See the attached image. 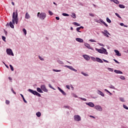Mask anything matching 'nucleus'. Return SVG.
I'll return each instance as SVG.
<instances>
[{"instance_id": "f257e3e1", "label": "nucleus", "mask_w": 128, "mask_h": 128, "mask_svg": "<svg viewBox=\"0 0 128 128\" xmlns=\"http://www.w3.org/2000/svg\"><path fill=\"white\" fill-rule=\"evenodd\" d=\"M96 50L100 54H108V52L106 51V49L104 48V47H102L101 48L98 49L96 48Z\"/></svg>"}, {"instance_id": "f03ea898", "label": "nucleus", "mask_w": 128, "mask_h": 128, "mask_svg": "<svg viewBox=\"0 0 128 128\" xmlns=\"http://www.w3.org/2000/svg\"><path fill=\"white\" fill-rule=\"evenodd\" d=\"M38 18H40V20H44L46 18V12H38L37 14Z\"/></svg>"}, {"instance_id": "7ed1b4c3", "label": "nucleus", "mask_w": 128, "mask_h": 128, "mask_svg": "<svg viewBox=\"0 0 128 128\" xmlns=\"http://www.w3.org/2000/svg\"><path fill=\"white\" fill-rule=\"evenodd\" d=\"M28 92H30L31 94H34V96H38L39 98H40L42 96L40 93H38V92L36 90H34L32 89H28Z\"/></svg>"}, {"instance_id": "20e7f679", "label": "nucleus", "mask_w": 128, "mask_h": 128, "mask_svg": "<svg viewBox=\"0 0 128 128\" xmlns=\"http://www.w3.org/2000/svg\"><path fill=\"white\" fill-rule=\"evenodd\" d=\"M7 52V54H8L9 56H14V52H12V50L10 48H7L6 50Z\"/></svg>"}, {"instance_id": "39448f33", "label": "nucleus", "mask_w": 128, "mask_h": 128, "mask_svg": "<svg viewBox=\"0 0 128 128\" xmlns=\"http://www.w3.org/2000/svg\"><path fill=\"white\" fill-rule=\"evenodd\" d=\"M40 88H41L42 90L44 92H48V90L46 87V85L45 84L41 85L40 86Z\"/></svg>"}, {"instance_id": "423d86ee", "label": "nucleus", "mask_w": 128, "mask_h": 128, "mask_svg": "<svg viewBox=\"0 0 128 128\" xmlns=\"http://www.w3.org/2000/svg\"><path fill=\"white\" fill-rule=\"evenodd\" d=\"M74 120L76 122H80V120H82V118H80V116L78 115H75L74 116Z\"/></svg>"}, {"instance_id": "0eeeda50", "label": "nucleus", "mask_w": 128, "mask_h": 128, "mask_svg": "<svg viewBox=\"0 0 128 128\" xmlns=\"http://www.w3.org/2000/svg\"><path fill=\"white\" fill-rule=\"evenodd\" d=\"M64 66V68H69V70H73L74 72H78V70L73 68L72 66L65 65Z\"/></svg>"}, {"instance_id": "6e6552de", "label": "nucleus", "mask_w": 128, "mask_h": 128, "mask_svg": "<svg viewBox=\"0 0 128 128\" xmlns=\"http://www.w3.org/2000/svg\"><path fill=\"white\" fill-rule=\"evenodd\" d=\"M18 10L16 11V18H15V22L16 24H18Z\"/></svg>"}, {"instance_id": "1a4fd4ad", "label": "nucleus", "mask_w": 128, "mask_h": 128, "mask_svg": "<svg viewBox=\"0 0 128 128\" xmlns=\"http://www.w3.org/2000/svg\"><path fill=\"white\" fill-rule=\"evenodd\" d=\"M12 24H16V12H14L12 15Z\"/></svg>"}, {"instance_id": "9d476101", "label": "nucleus", "mask_w": 128, "mask_h": 128, "mask_svg": "<svg viewBox=\"0 0 128 128\" xmlns=\"http://www.w3.org/2000/svg\"><path fill=\"white\" fill-rule=\"evenodd\" d=\"M95 110H98L99 112H102V108L100 105H96L94 106Z\"/></svg>"}, {"instance_id": "9b49d317", "label": "nucleus", "mask_w": 128, "mask_h": 128, "mask_svg": "<svg viewBox=\"0 0 128 128\" xmlns=\"http://www.w3.org/2000/svg\"><path fill=\"white\" fill-rule=\"evenodd\" d=\"M102 33L104 34V36H106V38H109L110 36H108V34H109V36L110 35V32H108V30H104V32H102Z\"/></svg>"}, {"instance_id": "f8f14e48", "label": "nucleus", "mask_w": 128, "mask_h": 128, "mask_svg": "<svg viewBox=\"0 0 128 128\" xmlns=\"http://www.w3.org/2000/svg\"><path fill=\"white\" fill-rule=\"evenodd\" d=\"M86 106H88L90 108L94 107V104L92 103V102H86Z\"/></svg>"}, {"instance_id": "ddd939ff", "label": "nucleus", "mask_w": 128, "mask_h": 128, "mask_svg": "<svg viewBox=\"0 0 128 128\" xmlns=\"http://www.w3.org/2000/svg\"><path fill=\"white\" fill-rule=\"evenodd\" d=\"M58 90H60V92H62V94H63V96H66V92H64V91L62 90V88H60L58 87Z\"/></svg>"}, {"instance_id": "4468645a", "label": "nucleus", "mask_w": 128, "mask_h": 128, "mask_svg": "<svg viewBox=\"0 0 128 128\" xmlns=\"http://www.w3.org/2000/svg\"><path fill=\"white\" fill-rule=\"evenodd\" d=\"M97 94H100L102 96H104V92H102V91H100V90H97Z\"/></svg>"}, {"instance_id": "2eb2a0df", "label": "nucleus", "mask_w": 128, "mask_h": 128, "mask_svg": "<svg viewBox=\"0 0 128 128\" xmlns=\"http://www.w3.org/2000/svg\"><path fill=\"white\" fill-rule=\"evenodd\" d=\"M96 62H100V64L104 63V61L100 59V58H96Z\"/></svg>"}, {"instance_id": "dca6fc26", "label": "nucleus", "mask_w": 128, "mask_h": 128, "mask_svg": "<svg viewBox=\"0 0 128 128\" xmlns=\"http://www.w3.org/2000/svg\"><path fill=\"white\" fill-rule=\"evenodd\" d=\"M76 40L78 42H84V40L80 38H76Z\"/></svg>"}, {"instance_id": "f3484780", "label": "nucleus", "mask_w": 128, "mask_h": 128, "mask_svg": "<svg viewBox=\"0 0 128 128\" xmlns=\"http://www.w3.org/2000/svg\"><path fill=\"white\" fill-rule=\"evenodd\" d=\"M83 58H84V60H90V56L88 55H83Z\"/></svg>"}, {"instance_id": "a211bd4d", "label": "nucleus", "mask_w": 128, "mask_h": 128, "mask_svg": "<svg viewBox=\"0 0 128 128\" xmlns=\"http://www.w3.org/2000/svg\"><path fill=\"white\" fill-rule=\"evenodd\" d=\"M114 52H116V56H122V54L120 53V51L118 50H114Z\"/></svg>"}, {"instance_id": "6ab92c4d", "label": "nucleus", "mask_w": 128, "mask_h": 128, "mask_svg": "<svg viewBox=\"0 0 128 128\" xmlns=\"http://www.w3.org/2000/svg\"><path fill=\"white\" fill-rule=\"evenodd\" d=\"M25 18L26 20H28V18H30V14H28V12H26V16H25Z\"/></svg>"}, {"instance_id": "aec40b11", "label": "nucleus", "mask_w": 128, "mask_h": 128, "mask_svg": "<svg viewBox=\"0 0 128 128\" xmlns=\"http://www.w3.org/2000/svg\"><path fill=\"white\" fill-rule=\"evenodd\" d=\"M36 90H37V92H40V94L44 93V92H42V88H37Z\"/></svg>"}, {"instance_id": "412c9836", "label": "nucleus", "mask_w": 128, "mask_h": 128, "mask_svg": "<svg viewBox=\"0 0 128 128\" xmlns=\"http://www.w3.org/2000/svg\"><path fill=\"white\" fill-rule=\"evenodd\" d=\"M20 96L22 98L24 102H25V104H28V102H26V99H24V95H22V94H20Z\"/></svg>"}, {"instance_id": "4be33fe9", "label": "nucleus", "mask_w": 128, "mask_h": 128, "mask_svg": "<svg viewBox=\"0 0 128 128\" xmlns=\"http://www.w3.org/2000/svg\"><path fill=\"white\" fill-rule=\"evenodd\" d=\"M9 26L10 27H11L12 28H14V24H12V22H10Z\"/></svg>"}, {"instance_id": "5701e85b", "label": "nucleus", "mask_w": 128, "mask_h": 128, "mask_svg": "<svg viewBox=\"0 0 128 128\" xmlns=\"http://www.w3.org/2000/svg\"><path fill=\"white\" fill-rule=\"evenodd\" d=\"M114 72L116 74H122V71L118 70H114Z\"/></svg>"}, {"instance_id": "b1692460", "label": "nucleus", "mask_w": 128, "mask_h": 128, "mask_svg": "<svg viewBox=\"0 0 128 128\" xmlns=\"http://www.w3.org/2000/svg\"><path fill=\"white\" fill-rule=\"evenodd\" d=\"M36 116L38 118H40V116H42V113L40 112H38L36 113Z\"/></svg>"}, {"instance_id": "393cba45", "label": "nucleus", "mask_w": 128, "mask_h": 128, "mask_svg": "<svg viewBox=\"0 0 128 128\" xmlns=\"http://www.w3.org/2000/svg\"><path fill=\"white\" fill-rule=\"evenodd\" d=\"M110 2H114V4H120V2L118 0H110Z\"/></svg>"}, {"instance_id": "a878e982", "label": "nucleus", "mask_w": 128, "mask_h": 128, "mask_svg": "<svg viewBox=\"0 0 128 128\" xmlns=\"http://www.w3.org/2000/svg\"><path fill=\"white\" fill-rule=\"evenodd\" d=\"M85 46H86V48H90V44H88V43H86L84 44Z\"/></svg>"}, {"instance_id": "bb28decb", "label": "nucleus", "mask_w": 128, "mask_h": 128, "mask_svg": "<svg viewBox=\"0 0 128 128\" xmlns=\"http://www.w3.org/2000/svg\"><path fill=\"white\" fill-rule=\"evenodd\" d=\"M72 24H74V26H80V24L78 22H74L72 23Z\"/></svg>"}, {"instance_id": "cd10ccee", "label": "nucleus", "mask_w": 128, "mask_h": 128, "mask_svg": "<svg viewBox=\"0 0 128 128\" xmlns=\"http://www.w3.org/2000/svg\"><path fill=\"white\" fill-rule=\"evenodd\" d=\"M118 6L119 8H126V6H124V4H120L118 5Z\"/></svg>"}, {"instance_id": "c85d7f7f", "label": "nucleus", "mask_w": 128, "mask_h": 128, "mask_svg": "<svg viewBox=\"0 0 128 128\" xmlns=\"http://www.w3.org/2000/svg\"><path fill=\"white\" fill-rule=\"evenodd\" d=\"M120 100V102H126L124 100V98H122V97H120L119 98Z\"/></svg>"}, {"instance_id": "c756f323", "label": "nucleus", "mask_w": 128, "mask_h": 128, "mask_svg": "<svg viewBox=\"0 0 128 128\" xmlns=\"http://www.w3.org/2000/svg\"><path fill=\"white\" fill-rule=\"evenodd\" d=\"M52 71L53 72H62V70H56V69H52Z\"/></svg>"}, {"instance_id": "7c9ffc66", "label": "nucleus", "mask_w": 128, "mask_h": 128, "mask_svg": "<svg viewBox=\"0 0 128 128\" xmlns=\"http://www.w3.org/2000/svg\"><path fill=\"white\" fill-rule=\"evenodd\" d=\"M22 32L24 33V36H26V28H24L22 30Z\"/></svg>"}, {"instance_id": "2f4dec72", "label": "nucleus", "mask_w": 128, "mask_h": 128, "mask_svg": "<svg viewBox=\"0 0 128 128\" xmlns=\"http://www.w3.org/2000/svg\"><path fill=\"white\" fill-rule=\"evenodd\" d=\"M48 86H49V88H52V90H56V89H54V87H52V84H48Z\"/></svg>"}, {"instance_id": "473e14b6", "label": "nucleus", "mask_w": 128, "mask_h": 128, "mask_svg": "<svg viewBox=\"0 0 128 128\" xmlns=\"http://www.w3.org/2000/svg\"><path fill=\"white\" fill-rule=\"evenodd\" d=\"M82 74H83L84 76H88V75L84 72H81Z\"/></svg>"}, {"instance_id": "72a5a7b5", "label": "nucleus", "mask_w": 128, "mask_h": 128, "mask_svg": "<svg viewBox=\"0 0 128 128\" xmlns=\"http://www.w3.org/2000/svg\"><path fill=\"white\" fill-rule=\"evenodd\" d=\"M108 88H112V90H116V88H114V86L112 85H110Z\"/></svg>"}, {"instance_id": "f704fd0d", "label": "nucleus", "mask_w": 128, "mask_h": 128, "mask_svg": "<svg viewBox=\"0 0 128 128\" xmlns=\"http://www.w3.org/2000/svg\"><path fill=\"white\" fill-rule=\"evenodd\" d=\"M62 16H70V14L66 13H63Z\"/></svg>"}, {"instance_id": "c9c22d12", "label": "nucleus", "mask_w": 128, "mask_h": 128, "mask_svg": "<svg viewBox=\"0 0 128 128\" xmlns=\"http://www.w3.org/2000/svg\"><path fill=\"white\" fill-rule=\"evenodd\" d=\"M91 60H93V62H96V58H94V57H91Z\"/></svg>"}, {"instance_id": "e433bc0d", "label": "nucleus", "mask_w": 128, "mask_h": 128, "mask_svg": "<svg viewBox=\"0 0 128 128\" xmlns=\"http://www.w3.org/2000/svg\"><path fill=\"white\" fill-rule=\"evenodd\" d=\"M58 62L60 64H64V62L62 60H58Z\"/></svg>"}, {"instance_id": "4c0bfd02", "label": "nucleus", "mask_w": 128, "mask_h": 128, "mask_svg": "<svg viewBox=\"0 0 128 128\" xmlns=\"http://www.w3.org/2000/svg\"><path fill=\"white\" fill-rule=\"evenodd\" d=\"M72 18H76V14L74 13H72Z\"/></svg>"}, {"instance_id": "58836bf2", "label": "nucleus", "mask_w": 128, "mask_h": 128, "mask_svg": "<svg viewBox=\"0 0 128 128\" xmlns=\"http://www.w3.org/2000/svg\"><path fill=\"white\" fill-rule=\"evenodd\" d=\"M106 22H108L109 24L112 22V20H110L108 18H106Z\"/></svg>"}, {"instance_id": "ea45409f", "label": "nucleus", "mask_w": 128, "mask_h": 128, "mask_svg": "<svg viewBox=\"0 0 128 128\" xmlns=\"http://www.w3.org/2000/svg\"><path fill=\"white\" fill-rule=\"evenodd\" d=\"M79 98L80 100H84V102H86V98H82L80 97Z\"/></svg>"}, {"instance_id": "a19ab883", "label": "nucleus", "mask_w": 128, "mask_h": 128, "mask_svg": "<svg viewBox=\"0 0 128 128\" xmlns=\"http://www.w3.org/2000/svg\"><path fill=\"white\" fill-rule=\"evenodd\" d=\"M80 27H78V28H76V32H82L80 31Z\"/></svg>"}, {"instance_id": "79ce46f5", "label": "nucleus", "mask_w": 128, "mask_h": 128, "mask_svg": "<svg viewBox=\"0 0 128 128\" xmlns=\"http://www.w3.org/2000/svg\"><path fill=\"white\" fill-rule=\"evenodd\" d=\"M115 14L116 16H118V18H122V17H120V14H118V13H115Z\"/></svg>"}, {"instance_id": "37998d69", "label": "nucleus", "mask_w": 128, "mask_h": 128, "mask_svg": "<svg viewBox=\"0 0 128 128\" xmlns=\"http://www.w3.org/2000/svg\"><path fill=\"white\" fill-rule=\"evenodd\" d=\"M10 66L11 70H12V72H14V67L12 66V64H10Z\"/></svg>"}, {"instance_id": "c03bdc74", "label": "nucleus", "mask_w": 128, "mask_h": 128, "mask_svg": "<svg viewBox=\"0 0 128 128\" xmlns=\"http://www.w3.org/2000/svg\"><path fill=\"white\" fill-rule=\"evenodd\" d=\"M123 108H125V110H128V107H127L126 104H123Z\"/></svg>"}, {"instance_id": "a18cd8bd", "label": "nucleus", "mask_w": 128, "mask_h": 128, "mask_svg": "<svg viewBox=\"0 0 128 128\" xmlns=\"http://www.w3.org/2000/svg\"><path fill=\"white\" fill-rule=\"evenodd\" d=\"M38 58L40 60H44V58H42V56H38Z\"/></svg>"}, {"instance_id": "49530a36", "label": "nucleus", "mask_w": 128, "mask_h": 128, "mask_svg": "<svg viewBox=\"0 0 128 128\" xmlns=\"http://www.w3.org/2000/svg\"><path fill=\"white\" fill-rule=\"evenodd\" d=\"M6 36H2V40H4V42H6Z\"/></svg>"}, {"instance_id": "de8ad7c7", "label": "nucleus", "mask_w": 128, "mask_h": 128, "mask_svg": "<svg viewBox=\"0 0 128 128\" xmlns=\"http://www.w3.org/2000/svg\"><path fill=\"white\" fill-rule=\"evenodd\" d=\"M48 14L50 16H52V14H54V13H52V12L50 10L48 11Z\"/></svg>"}, {"instance_id": "09e8293b", "label": "nucleus", "mask_w": 128, "mask_h": 128, "mask_svg": "<svg viewBox=\"0 0 128 128\" xmlns=\"http://www.w3.org/2000/svg\"><path fill=\"white\" fill-rule=\"evenodd\" d=\"M90 42H96V40L92 39L90 40Z\"/></svg>"}, {"instance_id": "8fccbe9b", "label": "nucleus", "mask_w": 128, "mask_h": 128, "mask_svg": "<svg viewBox=\"0 0 128 128\" xmlns=\"http://www.w3.org/2000/svg\"><path fill=\"white\" fill-rule=\"evenodd\" d=\"M11 90L12 92H13V94H16V92H14V88H12L11 89Z\"/></svg>"}, {"instance_id": "3c124183", "label": "nucleus", "mask_w": 128, "mask_h": 128, "mask_svg": "<svg viewBox=\"0 0 128 128\" xmlns=\"http://www.w3.org/2000/svg\"><path fill=\"white\" fill-rule=\"evenodd\" d=\"M120 80H126V78H124V76H120Z\"/></svg>"}, {"instance_id": "603ef678", "label": "nucleus", "mask_w": 128, "mask_h": 128, "mask_svg": "<svg viewBox=\"0 0 128 128\" xmlns=\"http://www.w3.org/2000/svg\"><path fill=\"white\" fill-rule=\"evenodd\" d=\"M6 104H10V101L8 100H6Z\"/></svg>"}, {"instance_id": "864d4df0", "label": "nucleus", "mask_w": 128, "mask_h": 128, "mask_svg": "<svg viewBox=\"0 0 128 128\" xmlns=\"http://www.w3.org/2000/svg\"><path fill=\"white\" fill-rule=\"evenodd\" d=\"M108 70H110V72H114V70L112 68H108Z\"/></svg>"}, {"instance_id": "5fc2aeb1", "label": "nucleus", "mask_w": 128, "mask_h": 128, "mask_svg": "<svg viewBox=\"0 0 128 128\" xmlns=\"http://www.w3.org/2000/svg\"><path fill=\"white\" fill-rule=\"evenodd\" d=\"M103 24H104V26H106V28L108 26V24H106V22H104V23H103Z\"/></svg>"}, {"instance_id": "6e6d98bb", "label": "nucleus", "mask_w": 128, "mask_h": 128, "mask_svg": "<svg viewBox=\"0 0 128 128\" xmlns=\"http://www.w3.org/2000/svg\"><path fill=\"white\" fill-rule=\"evenodd\" d=\"M89 16H94V14L92 13L89 14Z\"/></svg>"}, {"instance_id": "4d7b16f0", "label": "nucleus", "mask_w": 128, "mask_h": 128, "mask_svg": "<svg viewBox=\"0 0 128 128\" xmlns=\"http://www.w3.org/2000/svg\"><path fill=\"white\" fill-rule=\"evenodd\" d=\"M98 44H99V46H104V45L102 44L98 43Z\"/></svg>"}, {"instance_id": "13d9d810", "label": "nucleus", "mask_w": 128, "mask_h": 128, "mask_svg": "<svg viewBox=\"0 0 128 128\" xmlns=\"http://www.w3.org/2000/svg\"><path fill=\"white\" fill-rule=\"evenodd\" d=\"M113 60H114V62H116V64H120V62H118V61L116 60V59H114Z\"/></svg>"}, {"instance_id": "bf43d9fd", "label": "nucleus", "mask_w": 128, "mask_h": 128, "mask_svg": "<svg viewBox=\"0 0 128 128\" xmlns=\"http://www.w3.org/2000/svg\"><path fill=\"white\" fill-rule=\"evenodd\" d=\"M102 60H104V62H106L107 64H108V60H106L104 59H102Z\"/></svg>"}, {"instance_id": "052dcab7", "label": "nucleus", "mask_w": 128, "mask_h": 128, "mask_svg": "<svg viewBox=\"0 0 128 128\" xmlns=\"http://www.w3.org/2000/svg\"><path fill=\"white\" fill-rule=\"evenodd\" d=\"M104 91L106 92H108V94H110V91H108V90L107 89H105Z\"/></svg>"}, {"instance_id": "680f3d73", "label": "nucleus", "mask_w": 128, "mask_h": 128, "mask_svg": "<svg viewBox=\"0 0 128 128\" xmlns=\"http://www.w3.org/2000/svg\"><path fill=\"white\" fill-rule=\"evenodd\" d=\"M100 22H102V23L103 24H104V23L105 22H104V20H100Z\"/></svg>"}, {"instance_id": "e2e57ef3", "label": "nucleus", "mask_w": 128, "mask_h": 128, "mask_svg": "<svg viewBox=\"0 0 128 128\" xmlns=\"http://www.w3.org/2000/svg\"><path fill=\"white\" fill-rule=\"evenodd\" d=\"M66 88H68V90H70V86H68V85L66 86Z\"/></svg>"}, {"instance_id": "0e129e2a", "label": "nucleus", "mask_w": 128, "mask_h": 128, "mask_svg": "<svg viewBox=\"0 0 128 128\" xmlns=\"http://www.w3.org/2000/svg\"><path fill=\"white\" fill-rule=\"evenodd\" d=\"M56 19L57 20H60V17L56 16Z\"/></svg>"}, {"instance_id": "69168bd1", "label": "nucleus", "mask_w": 128, "mask_h": 128, "mask_svg": "<svg viewBox=\"0 0 128 128\" xmlns=\"http://www.w3.org/2000/svg\"><path fill=\"white\" fill-rule=\"evenodd\" d=\"M120 26H124V23H120Z\"/></svg>"}, {"instance_id": "338daca9", "label": "nucleus", "mask_w": 128, "mask_h": 128, "mask_svg": "<svg viewBox=\"0 0 128 128\" xmlns=\"http://www.w3.org/2000/svg\"><path fill=\"white\" fill-rule=\"evenodd\" d=\"M90 118H96V117L92 116H90Z\"/></svg>"}, {"instance_id": "774afa93", "label": "nucleus", "mask_w": 128, "mask_h": 128, "mask_svg": "<svg viewBox=\"0 0 128 128\" xmlns=\"http://www.w3.org/2000/svg\"><path fill=\"white\" fill-rule=\"evenodd\" d=\"M79 28H80H80H82V30H84V26H80Z\"/></svg>"}]
</instances>
